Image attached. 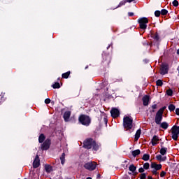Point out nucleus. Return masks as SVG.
<instances>
[{
  "label": "nucleus",
  "mask_w": 179,
  "mask_h": 179,
  "mask_svg": "<svg viewBox=\"0 0 179 179\" xmlns=\"http://www.w3.org/2000/svg\"><path fill=\"white\" fill-rule=\"evenodd\" d=\"M96 178H100V174H98V175H97Z\"/></svg>",
  "instance_id": "603ef678"
},
{
  "label": "nucleus",
  "mask_w": 179,
  "mask_h": 179,
  "mask_svg": "<svg viewBox=\"0 0 179 179\" xmlns=\"http://www.w3.org/2000/svg\"><path fill=\"white\" fill-rule=\"evenodd\" d=\"M45 104H50V103H51V99H46L45 100Z\"/></svg>",
  "instance_id": "79ce46f5"
},
{
  "label": "nucleus",
  "mask_w": 179,
  "mask_h": 179,
  "mask_svg": "<svg viewBox=\"0 0 179 179\" xmlns=\"http://www.w3.org/2000/svg\"><path fill=\"white\" fill-rule=\"evenodd\" d=\"M146 178V173H141L140 176V179H145Z\"/></svg>",
  "instance_id": "58836bf2"
},
{
  "label": "nucleus",
  "mask_w": 179,
  "mask_h": 179,
  "mask_svg": "<svg viewBox=\"0 0 179 179\" xmlns=\"http://www.w3.org/2000/svg\"><path fill=\"white\" fill-rule=\"evenodd\" d=\"M143 106H148V104H149V96H145L143 97Z\"/></svg>",
  "instance_id": "f3484780"
},
{
  "label": "nucleus",
  "mask_w": 179,
  "mask_h": 179,
  "mask_svg": "<svg viewBox=\"0 0 179 179\" xmlns=\"http://www.w3.org/2000/svg\"><path fill=\"white\" fill-rule=\"evenodd\" d=\"M134 1H135V0H124L120 3L118 7L122 6V5H125V3H127V2H129L130 3V2H134Z\"/></svg>",
  "instance_id": "a878e982"
},
{
  "label": "nucleus",
  "mask_w": 179,
  "mask_h": 179,
  "mask_svg": "<svg viewBox=\"0 0 179 179\" xmlns=\"http://www.w3.org/2000/svg\"><path fill=\"white\" fill-rule=\"evenodd\" d=\"M45 170L46 173H51V171H52V166H51V165H50V164H45Z\"/></svg>",
  "instance_id": "a211bd4d"
},
{
  "label": "nucleus",
  "mask_w": 179,
  "mask_h": 179,
  "mask_svg": "<svg viewBox=\"0 0 179 179\" xmlns=\"http://www.w3.org/2000/svg\"><path fill=\"white\" fill-rule=\"evenodd\" d=\"M162 166L160 164H157L155 162L151 163V169H155V170L159 171V170H162Z\"/></svg>",
  "instance_id": "9b49d317"
},
{
  "label": "nucleus",
  "mask_w": 179,
  "mask_h": 179,
  "mask_svg": "<svg viewBox=\"0 0 179 179\" xmlns=\"http://www.w3.org/2000/svg\"><path fill=\"white\" fill-rule=\"evenodd\" d=\"M79 122H80V124H82V125L89 127L90 125L91 120L89 116L82 115L79 117Z\"/></svg>",
  "instance_id": "7ed1b4c3"
},
{
  "label": "nucleus",
  "mask_w": 179,
  "mask_h": 179,
  "mask_svg": "<svg viewBox=\"0 0 179 179\" xmlns=\"http://www.w3.org/2000/svg\"><path fill=\"white\" fill-rule=\"evenodd\" d=\"M169 110L170 111H174L176 110V106H174L173 104H170L169 106Z\"/></svg>",
  "instance_id": "c85d7f7f"
},
{
  "label": "nucleus",
  "mask_w": 179,
  "mask_h": 179,
  "mask_svg": "<svg viewBox=\"0 0 179 179\" xmlns=\"http://www.w3.org/2000/svg\"><path fill=\"white\" fill-rule=\"evenodd\" d=\"M110 114L113 118H117V117H120V110L117 108H113L110 110Z\"/></svg>",
  "instance_id": "1a4fd4ad"
},
{
  "label": "nucleus",
  "mask_w": 179,
  "mask_h": 179,
  "mask_svg": "<svg viewBox=\"0 0 179 179\" xmlns=\"http://www.w3.org/2000/svg\"><path fill=\"white\" fill-rule=\"evenodd\" d=\"M172 139H173V141H178V135H172Z\"/></svg>",
  "instance_id": "4c0bfd02"
},
{
  "label": "nucleus",
  "mask_w": 179,
  "mask_h": 179,
  "mask_svg": "<svg viewBox=\"0 0 179 179\" xmlns=\"http://www.w3.org/2000/svg\"><path fill=\"white\" fill-rule=\"evenodd\" d=\"M177 54L179 55V49L177 50Z\"/></svg>",
  "instance_id": "864d4df0"
},
{
  "label": "nucleus",
  "mask_w": 179,
  "mask_h": 179,
  "mask_svg": "<svg viewBox=\"0 0 179 179\" xmlns=\"http://www.w3.org/2000/svg\"><path fill=\"white\" fill-rule=\"evenodd\" d=\"M51 146V139L47 138L45 142L41 145V150H48Z\"/></svg>",
  "instance_id": "0eeeda50"
},
{
  "label": "nucleus",
  "mask_w": 179,
  "mask_h": 179,
  "mask_svg": "<svg viewBox=\"0 0 179 179\" xmlns=\"http://www.w3.org/2000/svg\"><path fill=\"white\" fill-rule=\"evenodd\" d=\"M45 141V135H40L38 138L39 143H43Z\"/></svg>",
  "instance_id": "b1692460"
},
{
  "label": "nucleus",
  "mask_w": 179,
  "mask_h": 179,
  "mask_svg": "<svg viewBox=\"0 0 179 179\" xmlns=\"http://www.w3.org/2000/svg\"><path fill=\"white\" fill-rule=\"evenodd\" d=\"M124 163H127V161H124Z\"/></svg>",
  "instance_id": "13d9d810"
},
{
  "label": "nucleus",
  "mask_w": 179,
  "mask_h": 179,
  "mask_svg": "<svg viewBox=\"0 0 179 179\" xmlns=\"http://www.w3.org/2000/svg\"><path fill=\"white\" fill-rule=\"evenodd\" d=\"M166 141H169V136L166 137Z\"/></svg>",
  "instance_id": "5fc2aeb1"
},
{
  "label": "nucleus",
  "mask_w": 179,
  "mask_h": 179,
  "mask_svg": "<svg viewBox=\"0 0 179 179\" xmlns=\"http://www.w3.org/2000/svg\"><path fill=\"white\" fill-rule=\"evenodd\" d=\"M150 159V155L149 154H144L142 157V160H144V162H148Z\"/></svg>",
  "instance_id": "4be33fe9"
},
{
  "label": "nucleus",
  "mask_w": 179,
  "mask_h": 179,
  "mask_svg": "<svg viewBox=\"0 0 179 179\" xmlns=\"http://www.w3.org/2000/svg\"><path fill=\"white\" fill-rule=\"evenodd\" d=\"M71 117V111H66L64 114V119L66 122L69 121V117Z\"/></svg>",
  "instance_id": "2eb2a0df"
},
{
  "label": "nucleus",
  "mask_w": 179,
  "mask_h": 179,
  "mask_svg": "<svg viewBox=\"0 0 179 179\" xmlns=\"http://www.w3.org/2000/svg\"><path fill=\"white\" fill-rule=\"evenodd\" d=\"M160 15H162V13L160 12V10H156L155 12V15L157 17H159V16H160Z\"/></svg>",
  "instance_id": "f704fd0d"
},
{
  "label": "nucleus",
  "mask_w": 179,
  "mask_h": 179,
  "mask_svg": "<svg viewBox=\"0 0 179 179\" xmlns=\"http://www.w3.org/2000/svg\"><path fill=\"white\" fill-rule=\"evenodd\" d=\"M3 98V94L0 95V104L2 103V99Z\"/></svg>",
  "instance_id": "49530a36"
},
{
  "label": "nucleus",
  "mask_w": 179,
  "mask_h": 179,
  "mask_svg": "<svg viewBox=\"0 0 179 179\" xmlns=\"http://www.w3.org/2000/svg\"><path fill=\"white\" fill-rule=\"evenodd\" d=\"M53 89H59L61 87V85H59V83H55L52 85Z\"/></svg>",
  "instance_id": "c756f323"
},
{
  "label": "nucleus",
  "mask_w": 179,
  "mask_h": 179,
  "mask_svg": "<svg viewBox=\"0 0 179 179\" xmlns=\"http://www.w3.org/2000/svg\"><path fill=\"white\" fill-rule=\"evenodd\" d=\"M84 168H85L86 170H89V171H93L96 170V167H97V163L96 162H89L84 164Z\"/></svg>",
  "instance_id": "20e7f679"
},
{
  "label": "nucleus",
  "mask_w": 179,
  "mask_h": 179,
  "mask_svg": "<svg viewBox=\"0 0 179 179\" xmlns=\"http://www.w3.org/2000/svg\"><path fill=\"white\" fill-rule=\"evenodd\" d=\"M108 121V120H107V118H103V122H105L106 124H107Z\"/></svg>",
  "instance_id": "09e8293b"
},
{
  "label": "nucleus",
  "mask_w": 179,
  "mask_h": 179,
  "mask_svg": "<svg viewBox=\"0 0 179 179\" xmlns=\"http://www.w3.org/2000/svg\"><path fill=\"white\" fill-rule=\"evenodd\" d=\"M145 172V169L144 168H139L138 169V173H144Z\"/></svg>",
  "instance_id": "37998d69"
},
{
  "label": "nucleus",
  "mask_w": 179,
  "mask_h": 179,
  "mask_svg": "<svg viewBox=\"0 0 179 179\" xmlns=\"http://www.w3.org/2000/svg\"><path fill=\"white\" fill-rule=\"evenodd\" d=\"M133 157H136L138 155H141V150L138 149L131 152Z\"/></svg>",
  "instance_id": "6ab92c4d"
},
{
  "label": "nucleus",
  "mask_w": 179,
  "mask_h": 179,
  "mask_svg": "<svg viewBox=\"0 0 179 179\" xmlns=\"http://www.w3.org/2000/svg\"><path fill=\"white\" fill-rule=\"evenodd\" d=\"M136 174H138V173H136Z\"/></svg>",
  "instance_id": "052dcab7"
},
{
  "label": "nucleus",
  "mask_w": 179,
  "mask_h": 179,
  "mask_svg": "<svg viewBox=\"0 0 179 179\" xmlns=\"http://www.w3.org/2000/svg\"><path fill=\"white\" fill-rule=\"evenodd\" d=\"M138 22L140 24V29L145 30L146 27H148L146 24L149 23V20H148L146 17H141L138 19Z\"/></svg>",
  "instance_id": "423d86ee"
},
{
  "label": "nucleus",
  "mask_w": 179,
  "mask_h": 179,
  "mask_svg": "<svg viewBox=\"0 0 179 179\" xmlns=\"http://www.w3.org/2000/svg\"><path fill=\"white\" fill-rule=\"evenodd\" d=\"M149 167H150V164L148 162H145L143 164V169L144 170H149Z\"/></svg>",
  "instance_id": "cd10ccee"
},
{
  "label": "nucleus",
  "mask_w": 179,
  "mask_h": 179,
  "mask_svg": "<svg viewBox=\"0 0 179 179\" xmlns=\"http://www.w3.org/2000/svg\"><path fill=\"white\" fill-rule=\"evenodd\" d=\"M172 135H178L179 134V127L178 126H173L171 128Z\"/></svg>",
  "instance_id": "ddd939ff"
},
{
  "label": "nucleus",
  "mask_w": 179,
  "mask_h": 179,
  "mask_svg": "<svg viewBox=\"0 0 179 179\" xmlns=\"http://www.w3.org/2000/svg\"><path fill=\"white\" fill-rule=\"evenodd\" d=\"M157 86H163V81L162 80H158L156 82Z\"/></svg>",
  "instance_id": "2f4dec72"
},
{
  "label": "nucleus",
  "mask_w": 179,
  "mask_h": 179,
  "mask_svg": "<svg viewBox=\"0 0 179 179\" xmlns=\"http://www.w3.org/2000/svg\"><path fill=\"white\" fill-rule=\"evenodd\" d=\"M152 173L154 176H159V172H157V170L156 169L152 170Z\"/></svg>",
  "instance_id": "e433bc0d"
},
{
  "label": "nucleus",
  "mask_w": 179,
  "mask_h": 179,
  "mask_svg": "<svg viewBox=\"0 0 179 179\" xmlns=\"http://www.w3.org/2000/svg\"><path fill=\"white\" fill-rule=\"evenodd\" d=\"M108 48H110V46H108V47L107 48V50H108Z\"/></svg>",
  "instance_id": "4d7b16f0"
},
{
  "label": "nucleus",
  "mask_w": 179,
  "mask_h": 179,
  "mask_svg": "<svg viewBox=\"0 0 179 179\" xmlns=\"http://www.w3.org/2000/svg\"><path fill=\"white\" fill-rule=\"evenodd\" d=\"M152 108H153V110H156V108H157V105L156 104L152 105Z\"/></svg>",
  "instance_id": "a18cd8bd"
},
{
  "label": "nucleus",
  "mask_w": 179,
  "mask_h": 179,
  "mask_svg": "<svg viewBox=\"0 0 179 179\" xmlns=\"http://www.w3.org/2000/svg\"><path fill=\"white\" fill-rule=\"evenodd\" d=\"M166 94L168 95V96H173V90H168L167 91H166Z\"/></svg>",
  "instance_id": "72a5a7b5"
},
{
  "label": "nucleus",
  "mask_w": 179,
  "mask_h": 179,
  "mask_svg": "<svg viewBox=\"0 0 179 179\" xmlns=\"http://www.w3.org/2000/svg\"><path fill=\"white\" fill-rule=\"evenodd\" d=\"M152 38H154V40H156V41H159V34H154L152 35Z\"/></svg>",
  "instance_id": "7c9ffc66"
},
{
  "label": "nucleus",
  "mask_w": 179,
  "mask_h": 179,
  "mask_svg": "<svg viewBox=\"0 0 179 179\" xmlns=\"http://www.w3.org/2000/svg\"><path fill=\"white\" fill-rule=\"evenodd\" d=\"M167 13H169V11L166 9H162L161 10V15H167Z\"/></svg>",
  "instance_id": "473e14b6"
},
{
  "label": "nucleus",
  "mask_w": 179,
  "mask_h": 179,
  "mask_svg": "<svg viewBox=\"0 0 179 179\" xmlns=\"http://www.w3.org/2000/svg\"><path fill=\"white\" fill-rule=\"evenodd\" d=\"M166 173L164 171H162L160 173V177L163 178L166 176Z\"/></svg>",
  "instance_id": "ea45409f"
},
{
  "label": "nucleus",
  "mask_w": 179,
  "mask_h": 179,
  "mask_svg": "<svg viewBox=\"0 0 179 179\" xmlns=\"http://www.w3.org/2000/svg\"><path fill=\"white\" fill-rule=\"evenodd\" d=\"M132 122L133 120L129 117H124L123 119V127L127 129V131H129V129H132Z\"/></svg>",
  "instance_id": "f257e3e1"
},
{
  "label": "nucleus",
  "mask_w": 179,
  "mask_h": 179,
  "mask_svg": "<svg viewBox=\"0 0 179 179\" xmlns=\"http://www.w3.org/2000/svg\"><path fill=\"white\" fill-rule=\"evenodd\" d=\"M155 157L158 162H166L167 160V157H162L161 155H156Z\"/></svg>",
  "instance_id": "dca6fc26"
},
{
  "label": "nucleus",
  "mask_w": 179,
  "mask_h": 179,
  "mask_svg": "<svg viewBox=\"0 0 179 179\" xmlns=\"http://www.w3.org/2000/svg\"><path fill=\"white\" fill-rule=\"evenodd\" d=\"M172 5H173V6H178V1L177 0H174L173 2H172Z\"/></svg>",
  "instance_id": "c9c22d12"
},
{
  "label": "nucleus",
  "mask_w": 179,
  "mask_h": 179,
  "mask_svg": "<svg viewBox=\"0 0 179 179\" xmlns=\"http://www.w3.org/2000/svg\"><path fill=\"white\" fill-rule=\"evenodd\" d=\"M142 130L141 129H138L135 134V135H141Z\"/></svg>",
  "instance_id": "c03bdc74"
},
{
  "label": "nucleus",
  "mask_w": 179,
  "mask_h": 179,
  "mask_svg": "<svg viewBox=\"0 0 179 179\" xmlns=\"http://www.w3.org/2000/svg\"><path fill=\"white\" fill-rule=\"evenodd\" d=\"M159 125L163 129H167V128H169V123L166 122H163L162 123H160Z\"/></svg>",
  "instance_id": "412c9836"
},
{
  "label": "nucleus",
  "mask_w": 179,
  "mask_h": 179,
  "mask_svg": "<svg viewBox=\"0 0 179 179\" xmlns=\"http://www.w3.org/2000/svg\"><path fill=\"white\" fill-rule=\"evenodd\" d=\"M129 16H134V13H129Z\"/></svg>",
  "instance_id": "8fccbe9b"
},
{
  "label": "nucleus",
  "mask_w": 179,
  "mask_h": 179,
  "mask_svg": "<svg viewBox=\"0 0 179 179\" xmlns=\"http://www.w3.org/2000/svg\"><path fill=\"white\" fill-rule=\"evenodd\" d=\"M92 150H94L95 152L99 150V144L96 143V141H94V143H92Z\"/></svg>",
  "instance_id": "aec40b11"
},
{
  "label": "nucleus",
  "mask_w": 179,
  "mask_h": 179,
  "mask_svg": "<svg viewBox=\"0 0 179 179\" xmlns=\"http://www.w3.org/2000/svg\"><path fill=\"white\" fill-rule=\"evenodd\" d=\"M167 148L164 147L163 145H161V149L159 150V153L160 155H162V156H164L166 155H167Z\"/></svg>",
  "instance_id": "4468645a"
},
{
  "label": "nucleus",
  "mask_w": 179,
  "mask_h": 179,
  "mask_svg": "<svg viewBox=\"0 0 179 179\" xmlns=\"http://www.w3.org/2000/svg\"><path fill=\"white\" fill-rule=\"evenodd\" d=\"M148 179H153V178L152 176H148Z\"/></svg>",
  "instance_id": "3c124183"
},
{
  "label": "nucleus",
  "mask_w": 179,
  "mask_h": 179,
  "mask_svg": "<svg viewBox=\"0 0 179 179\" xmlns=\"http://www.w3.org/2000/svg\"><path fill=\"white\" fill-rule=\"evenodd\" d=\"M129 171H131V173H135L136 171V167L134 164H131L129 167Z\"/></svg>",
  "instance_id": "393cba45"
},
{
  "label": "nucleus",
  "mask_w": 179,
  "mask_h": 179,
  "mask_svg": "<svg viewBox=\"0 0 179 179\" xmlns=\"http://www.w3.org/2000/svg\"><path fill=\"white\" fill-rule=\"evenodd\" d=\"M176 114L177 115H179V108H176Z\"/></svg>",
  "instance_id": "de8ad7c7"
},
{
  "label": "nucleus",
  "mask_w": 179,
  "mask_h": 179,
  "mask_svg": "<svg viewBox=\"0 0 179 179\" xmlns=\"http://www.w3.org/2000/svg\"><path fill=\"white\" fill-rule=\"evenodd\" d=\"M169 72V66L166 64L161 66L160 73L161 75H166Z\"/></svg>",
  "instance_id": "9d476101"
},
{
  "label": "nucleus",
  "mask_w": 179,
  "mask_h": 179,
  "mask_svg": "<svg viewBox=\"0 0 179 179\" xmlns=\"http://www.w3.org/2000/svg\"><path fill=\"white\" fill-rule=\"evenodd\" d=\"M71 72L68 71L66 73H64L62 75V77L64 78V79H68V78H69V75H70Z\"/></svg>",
  "instance_id": "bb28decb"
},
{
  "label": "nucleus",
  "mask_w": 179,
  "mask_h": 179,
  "mask_svg": "<svg viewBox=\"0 0 179 179\" xmlns=\"http://www.w3.org/2000/svg\"><path fill=\"white\" fill-rule=\"evenodd\" d=\"M40 157H38V155H36L33 162V167L34 169H38V167H40Z\"/></svg>",
  "instance_id": "6e6552de"
},
{
  "label": "nucleus",
  "mask_w": 179,
  "mask_h": 179,
  "mask_svg": "<svg viewBox=\"0 0 179 179\" xmlns=\"http://www.w3.org/2000/svg\"><path fill=\"white\" fill-rule=\"evenodd\" d=\"M139 138H141V135H135V137H134L135 142H137V141H138V139H139Z\"/></svg>",
  "instance_id": "a19ab883"
},
{
  "label": "nucleus",
  "mask_w": 179,
  "mask_h": 179,
  "mask_svg": "<svg viewBox=\"0 0 179 179\" xmlns=\"http://www.w3.org/2000/svg\"><path fill=\"white\" fill-rule=\"evenodd\" d=\"M165 107L159 109L155 115V123L157 124V125H160L162 123V120H163V113H164Z\"/></svg>",
  "instance_id": "f03ea898"
},
{
  "label": "nucleus",
  "mask_w": 179,
  "mask_h": 179,
  "mask_svg": "<svg viewBox=\"0 0 179 179\" xmlns=\"http://www.w3.org/2000/svg\"><path fill=\"white\" fill-rule=\"evenodd\" d=\"M94 142V141L93 140V138H87L85 141H84L83 148L89 150L92 149Z\"/></svg>",
  "instance_id": "39448f33"
},
{
  "label": "nucleus",
  "mask_w": 179,
  "mask_h": 179,
  "mask_svg": "<svg viewBox=\"0 0 179 179\" xmlns=\"http://www.w3.org/2000/svg\"><path fill=\"white\" fill-rule=\"evenodd\" d=\"M60 161L62 166L65 164V152H63L60 157Z\"/></svg>",
  "instance_id": "5701e85b"
},
{
  "label": "nucleus",
  "mask_w": 179,
  "mask_h": 179,
  "mask_svg": "<svg viewBox=\"0 0 179 179\" xmlns=\"http://www.w3.org/2000/svg\"><path fill=\"white\" fill-rule=\"evenodd\" d=\"M41 135H43V134H41Z\"/></svg>",
  "instance_id": "bf43d9fd"
},
{
  "label": "nucleus",
  "mask_w": 179,
  "mask_h": 179,
  "mask_svg": "<svg viewBox=\"0 0 179 179\" xmlns=\"http://www.w3.org/2000/svg\"><path fill=\"white\" fill-rule=\"evenodd\" d=\"M163 143H164L163 142H162V143H161V146H163Z\"/></svg>",
  "instance_id": "6e6d98bb"
},
{
  "label": "nucleus",
  "mask_w": 179,
  "mask_h": 179,
  "mask_svg": "<svg viewBox=\"0 0 179 179\" xmlns=\"http://www.w3.org/2000/svg\"><path fill=\"white\" fill-rule=\"evenodd\" d=\"M159 141H160V139H159V136H154L152 139L151 140V143H152V146H156V145H157V143H159Z\"/></svg>",
  "instance_id": "f8f14e48"
}]
</instances>
